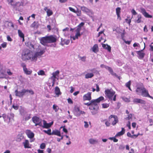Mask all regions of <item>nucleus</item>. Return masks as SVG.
<instances>
[{
  "instance_id": "nucleus-23",
  "label": "nucleus",
  "mask_w": 153,
  "mask_h": 153,
  "mask_svg": "<svg viewBox=\"0 0 153 153\" xmlns=\"http://www.w3.org/2000/svg\"><path fill=\"white\" fill-rule=\"evenodd\" d=\"M24 148H30V146L29 141L28 140H25V141L23 142Z\"/></svg>"
},
{
  "instance_id": "nucleus-63",
  "label": "nucleus",
  "mask_w": 153,
  "mask_h": 153,
  "mask_svg": "<svg viewBox=\"0 0 153 153\" xmlns=\"http://www.w3.org/2000/svg\"><path fill=\"white\" fill-rule=\"evenodd\" d=\"M68 103L70 104H72L73 102L72 100L70 98L68 99Z\"/></svg>"
},
{
  "instance_id": "nucleus-1",
  "label": "nucleus",
  "mask_w": 153,
  "mask_h": 153,
  "mask_svg": "<svg viewBox=\"0 0 153 153\" xmlns=\"http://www.w3.org/2000/svg\"><path fill=\"white\" fill-rule=\"evenodd\" d=\"M45 52V50L39 46L37 51L35 53L28 49L24 50L22 54V59L24 61L30 60L31 61L36 62L37 58L43 54Z\"/></svg>"
},
{
  "instance_id": "nucleus-59",
  "label": "nucleus",
  "mask_w": 153,
  "mask_h": 153,
  "mask_svg": "<svg viewBox=\"0 0 153 153\" xmlns=\"http://www.w3.org/2000/svg\"><path fill=\"white\" fill-rule=\"evenodd\" d=\"M127 135L128 137H130L132 138H134V136L131 135V134L129 132H128L127 133Z\"/></svg>"
},
{
  "instance_id": "nucleus-28",
  "label": "nucleus",
  "mask_w": 153,
  "mask_h": 153,
  "mask_svg": "<svg viewBox=\"0 0 153 153\" xmlns=\"http://www.w3.org/2000/svg\"><path fill=\"white\" fill-rule=\"evenodd\" d=\"M20 113L22 116L24 118L25 115L27 114V112L24 110V108H22L20 110Z\"/></svg>"
},
{
  "instance_id": "nucleus-12",
  "label": "nucleus",
  "mask_w": 153,
  "mask_h": 153,
  "mask_svg": "<svg viewBox=\"0 0 153 153\" xmlns=\"http://www.w3.org/2000/svg\"><path fill=\"white\" fill-rule=\"evenodd\" d=\"M74 113V115L77 117L79 116L81 114H85L84 112L80 110L78 107L75 108Z\"/></svg>"
},
{
  "instance_id": "nucleus-8",
  "label": "nucleus",
  "mask_w": 153,
  "mask_h": 153,
  "mask_svg": "<svg viewBox=\"0 0 153 153\" xmlns=\"http://www.w3.org/2000/svg\"><path fill=\"white\" fill-rule=\"evenodd\" d=\"M14 114L12 113L8 114L7 115L3 114V117L5 122H9L11 119H13L14 117Z\"/></svg>"
},
{
  "instance_id": "nucleus-64",
  "label": "nucleus",
  "mask_w": 153,
  "mask_h": 153,
  "mask_svg": "<svg viewBox=\"0 0 153 153\" xmlns=\"http://www.w3.org/2000/svg\"><path fill=\"white\" fill-rule=\"evenodd\" d=\"M152 44L151 43V44L150 45V48L149 50L151 51H153V45H152Z\"/></svg>"
},
{
  "instance_id": "nucleus-19",
  "label": "nucleus",
  "mask_w": 153,
  "mask_h": 153,
  "mask_svg": "<svg viewBox=\"0 0 153 153\" xmlns=\"http://www.w3.org/2000/svg\"><path fill=\"white\" fill-rule=\"evenodd\" d=\"M133 102L135 103H139L144 104L146 103L145 101L143 100L138 98H135L133 100Z\"/></svg>"
},
{
  "instance_id": "nucleus-53",
  "label": "nucleus",
  "mask_w": 153,
  "mask_h": 153,
  "mask_svg": "<svg viewBox=\"0 0 153 153\" xmlns=\"http://www.w3.org/2000/svg\"><path fill=\"white\" fill-rule=\"evenodd\" d=\"M131 85V81H129L128 82H127L126 84V86L127 87H129Z\"/></svg>"
},
{
  "instance_id": "nucleus-7",
  "label": "nucleus",
  "mask_w": 153,
  "mask_h": 153,
  "mask_svg": "<svg viewBox=\"0 0 153 153\" xmlns=\"http://www.w3.org/2000/svg\"><path fill=\"white\" fill-rule=\"evenodd\" d=\"M33 122L35 124V126H42V120L39 117L36 116H34L32 118Z\"/></svg>"
},
{
  "instance_id": "nucleus-42",
  "label": "nucleus",
  "mask_w": 153,
  "mask_h": 153,
  "mask_svg": "<svg viewBox=\"0 0 153 153\" xmlns=\"http://www.w3.org/2000/svg\"><path fill=\"white\" fill-rule=\"evenodd\" d=\"M28 46L31 49L34 48L33 45L31 42H28Z\"/></svg>"
},
{
  "instance_id": "nucleus-54",
  "label": "nucleus",
  "mask_w": 153,
  "mask_h": 153,
  "mask_svg": "<svg viewBox=\"0 0 153 153\" xmlns=\"http://www.w3.org/2000/svg\"><path fill=\"white\" fill-rule=\"evenodd\" d=\"M84 123H85L84 125V127L85 128H87L89 126V125L88 124V123L86 121H84Z\"/></svg>"
},
{
  "instance_id": "nucleus-22",
  "label": "nucleus",
  "mask_w": 153,
  "mask_h": 153,
  "mask_svg": "<svg viewBox=\"0 0 153 153\" xmlns=\"http://www.w3.org/2000/svg\"><path fill=\"white\" fill-rule=\"evenodd\" d=\"M45 11H46L47 15L48 16H50L53 14L52 11L50 9H48L47 7H45L44 8Z\"/></svg>"
},
{
  "instance_id": "nucleus-10",
  "label": "nucleus",
  "mask_w": 153,
  "mask_h": 153,
  "mask_svg": "<svg viewBox=\"0 0 153 153\" xmlns=\"http://www.w3.org/2000/svg\"><path fill=\"white\" fill-rule=\"evenodd\" d=\"M25 89H22L21 91H19L17 90H16L15 93L16 96L18 97H22L25 94Z\"/></svg>"
},
{
  "instance_id": "nucleus-44",
  "label": "nucleus",
  "mask_w": 153,
  "mask_h": 153,
  "mask_svg": "<svg viewBox=\"0 0 153 153\" xmlns=\"http://www.w3.org/2000/svg\"><path fill=\"white\" fill-rule=\"evenodd\" d=\"M102 108H107L109 106V104L106 103H103L102 104Z\"/></svg>"
},
{
  "instance_id": "nucleus-24",
  "label": "nucleus",
  "mask_w": 153,
  "mask_h": 153,
  "mask_svg": "<svg viewBox=\"0 0 153 153\" xmlns=\"http://www.w3.org/2000/svg\"><path fill=\"white\" fill-rule=\"evenodd\" d=\"M137 53L139 56L138 58L140 59H143L145 55L142 51H137Z\"/></svg>"
},
{
  "instance_id": "nucleus-47",
  "label": "nucleus",
  "mask_w": 153,
  "mask_h": 153,
  "mask_svg": "<svg viewBox=\"0 0 153 153\" xmlns=\"http://www.w3.org/2000/svg\"><path fill=\"white\" fill-rule=\"evenodd\" d=\"M45 147V143H42L40 145V148L41 149H44Z\"/></svg>"
},
{
  "instance_id": "nucleus-30",
  "label": "nucleus",
  "mask_w": 153,
  "mask_h": 153,
  "mask_svg": "<svg viewBox=\"0 0 153 153\" xmlns=\"http://www.w3.org/2000/svg\"><path fill=\"white\" fill-rule=\"evenodd\" d=\"M92 51L94 53H97L98 51V46L97 45H94L92 48Z\"/></svg>"
},
{
  "instance_id": "nucleus-13",
  "label": "nucleus",
  "mask_w": 153,
  "mask_h": 153,
  "mask_svg": "<svg viewBox=\"0 0 153 153\" xmlns=\"http://www.w3.org/2000/svg\"><path fill=\"white\" fill-rule=\"evenodd\" d=\"M91 92H88L87 94L84 95L83 97V100L84 101H90L91 100Z\"/></svg>"
},
{
  "instance_id": "nucleus-55",
  "label": "nucleus",
  "mask_w": 153,
  "mask_h": 153,
  "mask_svg": "<svg viewBox=\"0 0 153 153\" xmlns=\"http://www.w3.org/2000/svg\"><path fill=\"white\" fill-rule=\"evenodd\" d=\"M81 30V29L78 27H77L76 30H75V31L76 32H78V33H80V31Z\"/></svg>"
},
{
  "instance_id": "nucleus-40",
  "label": "nucleus",
  "mask_w": 153,
  "mask_h": 153,
  "mask_svg": "<svg viewBox=\"0 0 153 153\" xmlns=\"http://www.w3.org/2000/svg\"><path fill=\"white\" fill-rule=\"evenodd\" d=\"M43 131L49 135H51L52 134V132H51V130L50 129H48V130H44Z\"/></svg>"
},
{
  "instance_id": "nucleus-37",
  "label": "nucleus",
  "mask_w": 153,
  "mask_h": 153,
  "mask_svg": "<svg viewBox=\"0 0 153 153\" xmlns=\"http://www.w3.org/2000/svg\"><path fill=\"white\" fill-rule=\"evenodd\" d=\"M59 73V71L58 70H57L55 72L53 73L52 74V78H53V77H56V76L58 75Z\"/></svg>"
},
{
  "instance_id": "nucleus-11",
  "label": "nucleus",
  "mask_w": 153,
  "mask_h": 153,
  "mask_svg": "<svg viewBox=\"0 0 153 153\" xmlns=\"http://www.w3.org/2000/svg\"><path fill=\"white\" fill-rule=\"evenodd\" d=\"M98 36L100 37V39H99L98 40V41L99 42H101L102 40H104L103 42H105V35L103 31H102L99 32L98 33Z\"/></svg>"
},
{
  "instance_id": "nucleus-17",
  "label": "nucleus",
  "mask_w": 153,
  "mask_h": 153,
  "mask_svg": "<svg viewBox=\"0 0 153 153\" xmlns=\"http://www.w3.org/2000/svg\"><path fill=\"white\" fill-rule=\"evenodd\" d=\"M140 10L141 12L145 17L151 18H152V16L149 15L147 13L145 9L143 8H140Z\"/></svg>"
},
{
  "instance_id": "nucleus-41",
  "label": "nucleus",
  "mask_w": 153,
  "mask_h": 153,
  "mask_svg": "<svg viewBox=\"0 0 153 153\" xmlns=\"http://www.w3.org/2000/svg\"><path fill=\"white\" fill-rule=\"evenodd\" d=\"M25 91H25V94H26L27 93H29L30 94L32 95L33 94H34V92L32 90H29L28 89H25Z\"/></svg>"
},
{
  "instance_id": "nucleus-3",
  "label": "nucleus",
  "mask_w": 153,
  "mask_h": 153,
  "mask_svg": "<svg viewBox=\"0 0 153 153\" xmlns=\"http://www.w3.org/2000/svg\"><path fill=\"white\" fill-rule=\"evenodd\" d=\"M55 37L53 35L46 36L42 37L40 40V43L43 45H46L48 43L55 42L56 41Z\"/></svg>"
},
{
  "instance_id": "nucleus-62",
  "label": "nucleus",
  "mask_w": 153,
  "mask_h": 153,
  "mask_svg": "<svg viewBox=\"0 0 153 153\" xmlns=\"http://www.w3.org/2000/svg\"><path fill=\"white\" fill-rule=\"evenodd\" d=\"M132 115L131 114H130L128 115V117L126 118L128 120H130L131 118Z\"/></svg>"
},
{
  "instance_id": "nucleus-4",
  "label": "nucleus",
  "mask_w": 153,
  "mask_h": 153,
  "mask_svg": "<svg viewBox=\"0 0 153 153\" xmlns=\"http://www.w3.org/2000/svg\"><path fill=\"white\" fill-rule=\"evenodd\" d=\"M105 94L110 101H115L116 100L117 94H115V92L112 89H105Z\"/></svg>"
},
{
  "instance_id": "nucleus-14",
  "label": "nucleus",
  "mask_w": 153,
  "mask_h": 153,
  "mask_svg": "<svg viewBox=\"0 0 153 153\" xmlns=\"http://www.w3.org/2000/svg\"><path fill=\"white\" fill-rule=\"evenodd\" d=\"M21 65L23 68V71L26 74L30 75L31 74L32 71L28 70L26 68V65L24 63H22L21 64Z\"/></svg>"
},
{
  "instance_id": "nucleus-43",
  "label": "nucleus",
  "mask_w": 153,
  "mask_h": 153,
  "mask_svg": "<svg viewBox=\"0 0 153 153\" xmlns=\"http://www.w3.org/2000/svg\"><path fill=\"white\" fill-rule=\"evenodd\" d=\"M38 74L39 75H43L45 74V73L43 70H40L38 72Z\"/></svg>"
},
{
  "instance_id": "nucleus-18",
  "label": "nucleus",
  "mask_w": 153,
  "mask_h": 153,
  "mask_svg": "<svg viewBox=\"0 0 153 153\" xmlns=\"http://www.w3.org/2000/svg\"><path fill=\"white\" fill-rule=\"evenodd\" d=\"M25 133L27 137L30 139L33 138L34 136V133L30 130H26Z\"/></svg>"
},
{
  "instance_id": "nucleus-57",
  "label": "nucleus",
  "mask_w": 153,
  "mask_h": 153,
  "mask_svg": "<svg viewBox=\"0 0 153 153\" xmlns=\"http://www.w3.org/2000/svg\"><path fill=\"white\" fill-rule=\"evenodd\" d=\"M60 137H61V138H57V141L59 142H60L61 140H62L63 138V135H61V136Z\"/></svg>"
},
{
  "instance_id": "nucleus-46",
  "label": "nucleus",
  "mask_w": 153,
  "mask_h": 153,
  "mask_svg": "<svg viewBox=\"0 0 153 153\" xmlns=\"http://www.w3.org/2000/svg\"><path fill=\"white\" fill-rule=\"evenodd\" d=\"M69 9V10L75 13H77V11L76 10H75L74 9L72 8V7H69L68 8Z\"/></svg>"
},
{
  "instance_id": "nucleus-36",
  "label": "nucleus",
  "mask_w": 153,
  "mask_h": 153,
  "mask_svg": "<svg viewBox=\"0 0 153 153\" xmlns=\"http://www.w3.org/2000/svg\"><path fill=\"white\" fill-rule=\"evenodd\" d=\"M18 33L19 35V36L20 37L24 38V35L21 30H18Z\"/></svg>"
},
{
  "instance_id": "nucleus-21",
  "label": "nucleus",
  "mask_w": 153,
  "mask_h": 153,
  "mask_svg": "<svg viewBox=\"0 0 153 153\" xmlns=\"http://www.w3.org/2000/svg\"><path fill=\"white\" fill-rule=\"evenodd\" d=\"M89 142L91 144L94 145L97 144L98 141V140L96 138H91L89 140Z\"/></svg>"
},
{
  "instance_id": "nucleus-58",
  "label": "nucleus",
  "mask_w": 153,
  "mask_h": 153,
  "mask_svg": "<svg viewBox=\"0 0 153 153\" xmlns=\"http://www.w3.org/2000/svg\"><path fill=\"white\" fill-rule=\"evenodd\" d=\"M7 74L10 76L12 74V73L10 71L9 69H8L7 70Z\"/></svg>"
},
{
  "instance_id": "nucleus-6",
  "label": "nucleus",
  "mask_w": 153,
  "mask_h": 153,
  "mask_svg": "<svg viewBox=\"0 0 153 153\" xmlns=\"http://www.w3.org/2000/svg\"><path fill=\"white\" fill-rule=\"evenodd\" d=\"M104 99V97L101 96L96 99L91 100V106H93V107H98V104Z\"/></svg>"
},
{
  "instance_id": "nucleus-34",
  "label": "nucleus",
  "mask_w": 153,
  "mask_h": 153,
  "mask_svg": "<svg viewBox=\"0 0 153 153\" xmlns=\"http://www.w3.org/2000/svg\"><path fill=\"white\" fill-rule=\"evenodd\" d=\"M102 46L104 48L107 49L108 51H111V47L110 46L108 45L107 44L105 45V44H103L102 45Z\"/></svg>"
},
{
  "instance_id": "nucleus-32",
  "label": "nucleus",
  "mask_w": 153,
  "mask_h": 153,
  "mask_svg": "<svg viewBox=\"0 0 153 153\" xmlns=\"http://www.w3.org/2000/svg\"><path fill=\"white\" fill-rule=\"evenodd\" d=\"M94 76L93 73H88L85 75V78L86 79L91 78L92 77Z\"/></svg>"
},
{
  "instance_id": "nucleus-56",
  "label": "nucleus",
  "mask_w": 153,
  "mask_h": 153,
  "mask_svg": "<svg viewBox=\"0 0 153 153\" xmlns=\"http://www.w3.org/2000/svg\"><path fill=\"white\" fill-rule=\"evenodd\" d=\"M131 12L133 14V15H135L137 14V13H136L135 10L133 9L131 10Z\"/></svg>"
},
{
  "instance_id": "nucleus-39",
  "label": "nucleus",
  "mask_w": 153,
  "mask_h": 153,
  "mask_svg": "<svg viewBox=\"0 0 153 153\" xmlns=\"http://www.w3.org/2000/svg\"><path fill=\"white\" fill-rule=\"evenodd\" d=\"M30 114H27L25 115L24 117L23 118L24 119H25V120L26 121L27 120H29L30 118Z\"/></svg>"
},
{
  "instance_id": "nucleus-38",
  "label": "nucleus",
  "mask_w": 153,
  "mask_h": 153,
  "mask_svg": "<svg viewBox=\"0 0 153 153\" xmlns=\"http://www.w3.org/2000/svg\"><path fill=\"white\" fill-rule=\"evenodd\" d=\"M53 108L55 112H57L59 109L58 106L55 104H54L53 105Z\"/></svg>"
},
{
  "instance_id": "nucleus-51",
  "label": "nucleus",
  "mask_w": 153,
  "mask_h": 153,
  "mask_svg": "<svg viewBox=\"0 0 153 153\" xmlns=\"http://www.w3.org/2000/svg\"><path fill=\"white\" fill-rule=\"evenodd\" d=\"M77 10H76V11H77V13H77V16H80L81 15V12L80 11H79V10H78V9L77 8Z\"/></svg>"
},
{
  "instance_id": "nucleus-50",
  "label": "nucleus",
  "mask_w": 153,
  "mask_h": 153,
  "mask_svg": "<svg viewBox=\"0 0 153 153\" xmlns=\"http://www.w3.org/2000/svg\"><path fill=\"white\" fill-rule=\"evenodd\" d=\"M12 107L14 109L16 110H18L19 108V106L17 105H15V104H13L12 105Z\"/></svg>"
},
{
  "instance_id": "nucleus-26",
  "label": "nucleus",
  "mask_w": 153,
  "mask_h": 153,
  "mask_svg": "<svg viewBox=\"0 0 153 153\" xmlns=\"http://www.w3.org/2000/svg\"><path fill=\"white\" fill-rule=\"evenodd\" d=\"M52 135H55L58 136H61L60 131L57 130L53 131Z\"/></svg>"
},
{
  "instance_id": "nucleus-49",
  "label": "nucleus",
  "mask_w": 153,
  "mask_h": 153,
  "mask_svg": "<svg viewBox=\"0 0 153 153\" xmlns=\"http://www.w3.org/2000/svg\"><path fill=\"white\" fill-rule=\"evenodd\" d=\"M85 24V23L83 22H81L78 26L77 27L81 29V27H83Z\"/></svg>"
},
{
  "instance_id": "nucleus-9",
  "label": "nucleus",
  "mask_w": 153,
  "mask_h": 153,
  "mask_svg": "<svg viewBox=\"0 0 153 153\" xmlns=\"http://www.w3.org/2000/svg\"><path fill=\"white\" fill-rule=\"evenodd\" d=\"M109 119V121L112 122V124L113 126L115 125L118 121L117 117L114 115H110Z\"/></svg>"
},
{
  "instance_id": "nucleus-48",
  "label": "nucleus",
  "mask_w": 153,
  "mask_h": 153,
  "mask_svg": "<svg viewBox=\"0 0 153 153\" xmlns=\"http://www.w3.org/2000/svg\"><path fill=\"white\" fill-rule=\"evenodd\" d=\"M7 43L6 42H4L1 44V46L2 48H5L7 47Z\"/></svg>"
},
{
  "instance_id": "nucleus-5",
  "label": "nucleus",
  "mask_w": 153,
  "mask_h": 153,
  "mask_svg": "<svg viewBox=\"0 0 153 153\" xmlns=\"http://www.w3.org/2000/svg\"><path fill=\"white\" fill-rule=\"evenodd\" d=\"M80 7L81 10L84 13L90 17H92L94 14L93 11L91 9H88L85 6H81L79 5L77 6Z\"/></svg>"
},
{
  "instance_id": "nucleus-45",
  "label": "nucleus",
  "mask_w": 153,
  "mask_h": 153,
  "mask_svg": "<svg viewBox=\"0 0 153 153\" xmlns=\"http://www.w3.org/2000/svg\"><path fill=\"white\" fill-rule=\"evenodd\" d=\"M116 14H120L121 11V8L120 7H117L116 9Z\"/></svg>"
},
{
  "instance_id": "nucleus-35",
  "label": "nucleus",
  "mask_w": 153,
  "mask_h": 153,
  "mask_svg": "<svg viewBox=\"0 0 153 153\" xmlns=\"http://www.w3.org/2000/svg\"><path fill=\"white\" fill-rule=\"evenodd\" d=\"M23 138V136L21 134H19L17 137L16 140L17 141L20 142Z\"/></svg>"
},
{
  "instance_id": "nucleus-27",
  "label": "nucleus",
  "mask_w": 153,
  "mask_h": 153,
  "mask_svg": "<svg viewBox=\"0 0 153 153\" xmlns=\"http://www.w3.org/2000/svg\"><path fill=\"white\" fill-rule=\"evenodd\" d=\"M106 69L107 70L109 71V72L110 73V74L113 76H117V74H116L114 73V72H113V70L110 67H108V66Z\"/></svg>"
},
{
  "instance_id": "nucleus-2",
  "label": "nucleus",
  "mask_w": 153,
  "mask_h": 153,
  "mask_svg": "<svg viewBox=\"0 0 153 153\" xmlns=\"http://www.w3.org/2000/svg\"><path fill=\"white\" fill-rule=\"evenodd\" d=\"M136 94L143 97H148L153 99V97L150 95L148 91L146 88L143 85H137L135 90Z\"/></svg>"
},
{
  "instance_id": "nucleus-52",
  "label": "nucleus",
  "mask_w": 153,
  "mask_h": 153,
  "mask_svg": "<svg viewBox=\"0 0 153 153\" xmlns=\"http://www.w3.org/2000/svg\"><path fill=\"white\" fill-rule=\"evenodd\" d=\"M125 22H126L129 25H130V23L131 22V19H126L125 20Z\"/></svg>"
},
{
  "instance_id": "nucleus-61",
  "label": "nucleus",
  "mask_w": 153,
  "mask_h": 153,
  "mask_svg": "<svg viewBox=\"0 0 153 153\" xmlns=\"http://www.w3.org/2000/svg\"><path fill=\"white\" fill-rule=\"evenodd\" d=\"M7 39L8 41L11 42L12 41V39L9 36H7Z\"/></svg>"
},
{
  "instance_id": "nucleus-20",
  "label": "nucleus",
  "mask_w": 153,
  "mask_h": 153,
  "mask_svg": "<svg viewBox=\"0 0 153 153\" xmlns=\"http://www.w3.org/2000/svg\"><path fill=\"white\" fill-rule=\"evenodd\" d=\"M89 109L91 110L92 114L94 115L97 112L98 107H93V106H89Z\"/></svg>"
},
{
  "instance_id": "nucleus-16",
  "label": "nucleus",
  "mask_w": 153,
  "mask_h": 153,
  "mask_svg": "<svg viewBox=\"0 0 153 153\" xmlns=\"http://www.w3.org/2000/svg\"><path fill=\"white\" fill-rule=\"evenodd\" d=\"M24 3L23 2H17L16 4L13 5L14 8L16 10L18 11H20L21 9L20 8V6H23Z\"/></svg>"
},
{
  "instance_id": "nucleus-31",
  "label": "nucleus",
  "mask_w": 153,
  "mask_h": 153,
  "mask_svg": "<svg viewBox=\"0 0 153 153\" xmlns=\"http://www.w3.org/2000/svg\"><path fill=\"white\" fill-rule=\"evenodd\" d=\"M125 132V129L123 128H122L121 131L118 132L116 135V136H120L124 134Z\"/></svg>"
},
{
  "instance_id": "nucleus-33",
  "label": "nucleus",
  "mask_w": 153,
  "mask_h": 153,
  "mask_svg": "<svg viewBox=\"0 0 153 153\" xmlns=\"http://www.w3.org/2000/svg\"><path fill=\"white\" fill-rule=\"evenodd\" d=\"M55 93L56 95L59 96L61 94V93L60 91L59 88L58 87H56L55 88Z\"/></svg>"
},
{
  "instance_id": "nucleus-25",
  "label": "nucleus",
  "mask_w": 153,
  "mask_h": 153,
  "mask_svg": "<svg viewBox=\"0 0 153 153\" xmlns=\"http://www.w3.org/2000/svg\"><path fill=\"white\" fill-rule=\"evenodd\" d=\"M142 22V17L140 14L138 15L135 19V22L138 23H140Z\"/></svg>"
},
{
  "instance_id": "nucleus-29",
  "label": "nucleus",
  "mask_w": 153,
  "mask_h": 153,
  "mask_svg": "<svg viewBox=\"0 0 153 153\" xmlns=\"http://www.w3.org/2000/svg\"><path fill=\"white\" fill-rule=\"evenodd\" d=\"M81 36L80 33L76 32L75 36H71V39H72L73 40H75L76 39H77L78 37Z\"/></svg>"
},
{
  "instance_id": "nucleus-60",
  "label": "nucleus",
  "mask_w": 153,
  "mask_h": 153,
  "mask_svg": "<svg viewBox=\"0 0 153 153\" xmlns=\"http://www.w3.org/2000/svg\"><path fill=\"white\" fill-rule=\"evenodd\" d=\"M51 79L52 80V82L53 84H54L55 81H56V79L57 78L56 77H53V78H52V76H51Z\"/></svg>"
},
{
  "instance_id": "nucleus-15",
  "label": "nucleus",
  "mask_w": 153,
  "mask_h": 153,
  "mask_svg": "<svg viewBox=\"0 0 153 153\" xmlns=\"http://www.w3.org/2000/svg\"><path fill=\"white\" fill-rule=\"evenodd\" d=\"M43 125H42V127L44 128H50L53 124V122L52 121L49 123H47L46 121L44 120H43Z\"/></svg>"
}]
</instances>
